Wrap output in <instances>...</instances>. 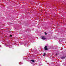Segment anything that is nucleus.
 Masks as SVG:
<instances>
[{
	"label": "nucleus",
	"instance_id": "nucleus-6",
	"mask_svg": "<svg viewBox=\"0 0 66 66\" xmlns=\"http://www.w3.org/2000/svg\"><path fill=\"white\" fill-rule=\"evenodd\" d=\"M65 57H62L61 58L62 59H64Z\"/></svg>",
	"mask_w": 66,
	"mask_h": 66
},
{
	"label": "nucleus",
	"instance_id": "nucleus-9",
	"mask_svg": "<svg viewBox=\"0 0 66 66\" xmlns=\"http://www.w3.org/2000/svg\"><path fill=\"white\" fill-rule=\"evenodd\" d=\"M10 36L11 37H12V35H10Z\"/></svg>",
	"mask_w": 66,
	"mask_h": 66
},
{
	"label": "nucleus",
	"instance_id": "nucleus-5",
	"mask_svg": "<svg viewBox=\"0 0 66 66\" xmlns=\"http://www.w3.org/2000/svg\"><path fill=\"white\" fill-rule=\"evenodd\" d=\"M46 55V53H44V54H43V56H45Z\"/></svg>",
	"mask_w": 66,
	"mask_h": 66
},
{
	"label": "nucleus",
	"instance_id": "nucleus-2",
	"mask_svg": "<svg viewBox=\"0 0 66 66\" xmlns=\"http://www.w3.org/2000/svg\"><path fill=\"white\" fill-rule=\"evenodd\" d=\"M44 49L45 50H47L48 49H47V46H45L44 47Z\"/></svg>",
	"mask_w": 66,
	"mask_h": 66
},
{
	"label": "nucleus",
	"instance_id": "nucleus-10",
	"mask_svg": "<svg viewBox=\"0 0 66 66\" xmlns=\"http://www.w3.org/2000/svg\"><path fill=\"white\" fill-rule=\"evenodd\" d=\"M56 55H57V54H56Z\"/></svg>",
	"mask_w": 66,
	"mask_h": 66
},
{
	"label": "nucleus",
	"instance_id": "nucleus-1",
	"mask_svg": "<svg viewBox=\"0 0 66 66\" xmlns=\"http://www.w3.org/2000/svg\"><path fill=\"white\" fill-rule=\"evenodd\" d=\"M42 39H43V40H45V39H46V38L44 37V36H42Z\"/></svg>",
	"mask_w": 66,
	"mask_h": 66
},
{
	"label": "nucleus",
	"instance_id": "nucleus-4",
	"mask_svg": "<svg viewBox=\"0 0 66 66\" xmlns=\"http://www.w3.org/2000/svg\"><path fill=\"white\" fill-rule=\"evenodd\" d=\"M31 62H34V63L35 61H34V60H31Z\"/></svg>",
	"mask_w": 66,
	"mask_h": 66
},
{
	"label": "nucleus",
	"instance_id": "nucleus-11",
	"mask_svg": "<svg viewBox=\"0 0 66 66\" xmlns=\"http://www.w3.org/2000/svg\"><path fill=\"white\" fill-rule=\"evenodd\" d=\"M1 47V46L0 45V47Z\"/></svg>",
	"mask_w": 66,
	"mask_h": 66
},
{
	"label": "nucleus",
	"instance_id": "nucleus-3",
	"mask_svg": "<svg viewBox=\"0 0 66 66\" xmlns=\"http://www.w3.org/2000/svg\"><path fill=\"white\" fill-rule=\"evenodd\" d=\"M43 65V64L42 63H40L39 64V65L41 66V65Z\"/></svg>",
	"mask_w": 66,
	"mask_h": 66
},
{
	"label": "nucleus",
	"instance_id": "nucleus-8",
	"mask_svg": "<svg viewBox=\"0 0 66 66\" xmlns=\"http://www.w3.org/2000/svg\"><path fill=\"white\" fill-rule=\"evenodd\" d=\"M20 64L21 65V64H22V63H21Z\"/></svg>",
	"mask_w": 66,
	"mask_h": 66
},
{
	"label": "nucleus",
	"instance_id": "nucleus-7",
	"mask_svg": "<svg viewBox=\"0 0 66 66\" xmlns=\"http://www.w3.org/2000/svg\"><path fill=\"white\" fill-rule=\"evenodd\" d=\"M45 35H47V33H46V32H45Z\"/></svg>",
	"mask_w": 66,
	"mask_h": 66
},
{
	"label": "nucleus",
	"instance_id": "nucleus-12",
	"mask_svg": "<svg viewBox=\"0 0 66 66\" xmlns=\"http://www.w3.org/2000/svg\"><path fill=\"white\" fill-rule=\"evenodd\" d=\"M31 64H33V63H31Z\"/></svg>",
	"mask_w": 66,
	"mask_h": 66
}]
</instances>
